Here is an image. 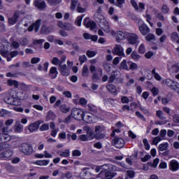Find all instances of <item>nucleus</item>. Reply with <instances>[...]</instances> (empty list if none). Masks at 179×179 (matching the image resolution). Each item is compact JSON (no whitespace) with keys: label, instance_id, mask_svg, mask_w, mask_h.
Wrapping results in <instances>:
<instances>
[{"label":"nucleus","instance_id":"f257e3e1","mask_svg":"<svg viewBox=\"0 0 179 179\" xmlns=\"http://www.w3.org/2000/svg\"><path fill=\"white\" fill-rule=\"evenodd\" d=\"M13 124V119H8L6 120L5 125L3 122H0V141L9 142L11 139L9 135V127Z\"/></svg>","mask_w":179,"mask_h":179},{"label":"nucleus","instance_id":"052dcab7","mask_svg":"<svg viewBox=\"0 0 179 179\" xmlns=\"http://www.w3.org/2000/svg\"><path fill=\"white\" fill-rule=\"evenodd\" d=\"M151 92L152 94V96H156L157 94H159V89H157L156 87H154L151 89Z\"/></svg>","mask_w":179,"mask_h":179},{"label":"nucleus","instance_id":"69168bd1","mask_svg":"<svg viewBox=\"0 0 179 179\" xmlns=\"http://www.w3.org/2000/svg\"><path fill=\"white\" fill-rule=\"evenodd\" d=\"M156 17L159 19V20H162V22H164L166 19L164 18V16L163 15V13H158L156 14Z\"/></svg>","mask_w":179,"mask_h":179},{"label":"nucleus","instance_id":"f704fd0d","mask_svg":"<svg viewBox=\"0 0 179 179\" xmlns=\"http://www.w3.org/2000/svg\"><path fill=\"white\" fill-rule=\"evenodd\" d=\"M12 113L6 109H1L0 110V117H11Z\"/></svg>","mask_w":179,"mask_h":179},{"label":"nucleus","instance_id":"bb28decb","mask_svg":"<svg viewBox=\"0 0 179 179\" xmlns=\"http://www.w3.org/2000/svg\"><path fill=\"white\" fill-rule=\"evenodd\" d=\"M52 31V29L50 27L43 25L41 28V33L42 34H50Z\"/></svg>","mask_w":179,"mask_h":179},{"label":"nucleus","instance_id":"423d86ee","mask_svg":"<svg viewBox=\"0 0 179 179\" xmlns=\"http://www.w3.org/2000/svg\"><path fill=\"white\" fill-rule=\"evenodd\" d=\"M138 27L142 36H146L147 34H149V33H150V29L149 28V27H148L146 24L143 22V21H142V20H138Z\"/></svg>","mask_w":179,"mask_h":179},{"label":"nucleus","instance_id":"680f3d73","mask_svg":"<svg viewBox=\"0 0 179 179\" xmlns=\"http://www.w3.org/2000/svg\"><path fill=\"white\" fill-rule=\"evenodd\" d=\"M52 64L53 65H58V68H59V59L58 57H53L52 59Z\"/></svg>","mask_w":179,"mask_h":179},{"label":"nucleus","instance_id":"2f4dec72","mask_svg":"<svg viewBox=\"0 0 179 179\" xmlns=\"http://www.w3.org/2000/svg\"><path fill=\"white\" fill-rule=\"evenodd\" d=\"M89 67H87V65L85 64L82 69V75L84 78H87L89 76Z\"/></svg>","mask_w":179,"mask_h":179},{"label":"nucleus","instance_id":"6e6d98bb","mask_svg":"<svg viewBox=\"0 0 179 179\" xmlns=\"http://www.w3.org/2000/svg\"><path fill=\"white\" fill-rule=\"evenodd\" d=\"M143 143L145 147V150H149L150 149V145L149 144V141H148V139L144 138L143 140Z\"/></svg>","mask_w":179,"mask_h":179},{"label":"nucleus","instance_id":"0eeeda50","mask_svg":"<svg viewBox=\"0 0 179 179\" xmlns=\"http://www.w3.org/2000/svg\"><path fill=\"white\" fill-rule=\"evenodd\" d=\"M156 116L159 120L155 122V125H165V124H167V117L162 110H157Z\"/></svg>","mask_w":179,"mask_h":179},{"label":"nucleus","instance_id":"20e7f679","mask_svg":"<svg viewBox=\"0 0 179 179\" xmlns=\"http://www.w3.org/2000/svg\"><path fill=\"white\" fill-rule=\"evenodd\" d=\"M95 135L96 141H100L106 138V128L103 125L95 126Z\"/></svg>","mask_w":179,"mask_h":179},{"label":"nucleus","instance_id":"e433bc0d","mask_svg":"<svg viewBox=\"0 0 179 179\" xmlns=\"http://www.w3.org/2000/svg\"><path fill=\"white\" fill-rule=\"evenodd\" d=\"M87 136L89 138L90 141H93V139H96V134H94V132H93L92 130H88L87 131Z\"/></svg>","mask_w":179,"mask_h":179},{"label":"nucleus","instance_id":"39448f33","mask_svg":"<svg viewBox=\"0 0 179 179\" xmlns=\"http://www.w3.org/2000/svg\"><path fill=\"white\" fill-rule=\"evenodd\" d=\"M127 40L131 45L139 44V36L135 33H127Z\"/></svg>","mask_w":179,"mask_h":179},{"label":"nucleus","instance_id":"4c0bfd02","mask_svg":"<svg viewBox=\"0 0 179 179\" xmlns=\"http://www.w3.org/2000/svg\"><path fill=\"white\" fill-rule=\"evenodd\" d=\"M119 69H124V71H129L128 65L127 64V60L124 59L120 64Z\"/></svg>","mask_w":179,"mask_h":179},{"label":"nucleus","instance_id":"79ce46f5","mask_svg":"<svg viewBox=\"0 0 179 179\" xmlns=\"http://www.w3.org/2000/svg\"><path fill=\"white\" fill-rule=\"evenodd\" d=\"M128 64L129 65V71H136L138 69V64L136 63L129 62Z\"/></svg>","mask_w":179,"mask_h":179},{"label":"nucleus","instance_id":"864d4df0","mask_svg":"<svg viewBox=\"0 0 179 179\" xmlns=\"http://www.w3.org/2000/svg\"><path fill=\"white\" fill-rule=\"evenodd\" d=\"M70 155L71 152L69 150H65L64 152H60L59 156H62V157H69Z\"/></svg>","mask_w":179,"mask_h":179},{"label":"nucleus","instance_id":"b1692460","mask_svg":"<svg viewBox=\"0 0 179 179\" xmlns=\"http://www.w3.org/2000/svg\"><path fill=\"white\" fill-rule=\"evenodd\" d=\"M106 89L108 92L113 94V96H117L118 93L117 92V87L113 84H108L106 85Z\"/></svg>","mask_w":179,"mask_h":179},{"label":"nucleus","instance_id":"7ed1b4c3","mask_svg":"<svg viewBox=\"0 0 179 179\" xmlns=\"http://www.w3.org/2000/svg\"><path fill=\"white\" fill-rule=\"evenodd\" d=\"M71 115L73 117L75 120H77L78 121H85V122H90L92 121V117L89 115H85V113L82 111V110L74 108L71 110ZM88 118V121H87Z\"/></svg>","mask_w":179,"mask_h":179},{"label":"nucleus","instance_id":"7c9ffc66","mask_svg":"<svg viewBox=\"0 0 179 179\" xmlns=\"http://www.w3.org/2000/svg\"><path fill=\"white\" fill-rule=\"evenodd\" d=\"M50 163V160L44 159V160H37L34 162V164H37V166H47Z\"/></svg>","mask_w":179,"mask_h":179},{"label":"nucleus","instance_id":"58836bf2","mask_svg":"<svg viewBox=\"0 0 179 179\" xmlns=\"http://www.w3.org/2000/svg\"><path fill=\"white\" fill-rule=\"evenodd\" d=\"M7 84L8 85V86H14V87H15L16 89L19 87V82L16 80H8L7 81Z\"/></svg>","mask_w":179,"mask_h":179},{"label":"nucleus","instance_id":"4be33fe9","mask_svg":"<svg viewBox=\"0 0 179 179\" xmlns=\"http://www.w3.org/2000/svg\"><path fill=\"white\" fill-rule=\"evenodd\" d=\"M179 169V163L176 160H171L169 162V170L171 171H178Z\"/></svg>","mask_w":179,"mask_h":179},{"label":"nucleus","instance_id":"13d9d810","mask_svg":"<svg viewBox=\"0 0 179 179\" xmlns=\"http://www.w3.org/2000/svg\"><path fill=\"white\" fill-rule=\"evenodd\" d=\"M80 141H82V142H87L89 140V137L86 134H82L79 136Z\"/></svg>","mask_w":179,"mask_h":179},{"label":"nucleus","instance_id":"3c124183","mask_svg":"<svg viewBox=\"0 0 179 179\" xmlns=\"http://www.w3.org/2000/svg\"><path fill=\"white\" fill-rule=\"evenodd\" d=\"M138 52L140 54H145L146 52V48L143 43L141 44L138 47Z\"/></svg>","mask_w":179,"mask_h":179},{"label":"nucleus","instance_id":"9b49d317","mask_svg":"<svg viewBox=\"0 0 179 179\" xmlns=\"http://www.w3.org/2000/svg\"><path fill=\"white\" fill-rule=\"evenodd\" d=\"M112 143H113L115 148H117V149H121L124 148V145H125V141L122 139V138L115 137L112 141Z\"/></svg>","mask_w":179,"mask_h":179},{"label":"nucleus","instance_id":"5fc2aeb1","mask_svg":"<svg viewBox=\"0 0 179 179\" xmlns=\"http://www.w3.org/2000/svg\"><path fill=\"white\" fill-rule=\"evenodd\" d=\"M83 19V15L82 16H78L76 21H75V24H76L77 26H82V20Z\"/></svg>","mask_w":179,"mask_h":179},{"label":"nucleus","instance_id":"2eb2a0df","mask_svg":"<svg viewBox=\"0 0 179 179\" xmlns=\"http://www.w3.org/2000/svg\"><path fill=\"white\" fill-rule=\"evenodd\" d=\"M114 55H118L119 57H124V48L121 45H116L113 50Z\"/></svg>","mask_w":179,"mask_h":179},{"label":"nucleus","instance_id":"6e6552de","mask_svg":"<svg viewBox=\"0 0 179 179\" xmlns=\"http://www.w3.org/2000/svg\"><path fill=\"white\" fill-rule=\"evenodd\" d=\"M19 150L26 155H29L33 153V147L27 143H22L21 146H20Z\"/></svg>","mask_w":179,"mask_h":179},{"label":"nucleus","instance_id":"de8ad7c7","mask_svg":"<svg viewBox=\"0 0 179 179\" xmlns=\"http://www.w3.org/2000/svg\"><path fill=\"white\" fill-rule=\"evenodd\" d=\"M125 3V0H116V3H115V6L117 8H123L124 4Z\"/></svg>","mask_w":179,"mask_h":179},{"label":"nucleus","instance_id":"ddd939ff","mask_svg":"<svg viewBox=\"0 0 179 179\" xmlns=\"http://www.w3.org/2000/svg\"><path fill=\"white\" fill-rule=\"evenodd\" d=\"M83 24L87 29H90V30H94V29H96V22L90 20V18L89 17L84 20Z\"/></svg>","mask_w":179,"mask_h":179},{"label":"nucleus","instance_id":"c85d7f7f","mask_svg":"<svg viewBox=\"0 0 179 179\" xmlns=\"http://www.w3.org/2000/svg\"><path fill=\"white\" fill-rule=\"evenodd\" d=\"M8 149H10V145L7 142H2V143H0V152H2V150H6ZM1 153L0 152V155Z\"/></svg>","mask_w":179,"mask_h":179},{"label":"nucleus","instance_id":"c03bdc74","mask_svg":"<svg viewBox=\"0 0 179 179\" xmlns=\"http://www.w3.org/2000/svg\"><path fill=\"white\" fill-rule=\"evenodd\" d=\"M115 73H117V72L115 71H113L111 73L110 76L109 77V79L108 80V83H113L115 80V78H117L115 76Z\"/></svg>","mask_w":179,"mask_h":179},{"label":"nucleus","instance_id":"f03ea898","mask_svg":"<svg viewBox=\"0 0 179 179\" xmlns=\"http://www.w3.org/2000/svg\"><path fill=\"white\" fill-rule=\"evenodd\" d=\"M4 101L7 104H11L12 106H20L22 104L16 91L10 92L8 94L5 96Z\"/></svg>","mask_w":179,"mask_h":179},{"label":"nucleus","instance_id":"dca6fc26","mask_svg":"<svg viewBox=\"0 0 179 179\" xmlns=\"http://www.w3.org/2000/svg\"><path fill=\"white\" fill-rule=\"evenodd\" d=\"M58 70L62 76H69V74L71 73L69 69H68V66H66V64L60 65L58 67Z\"/></svg>","mask_w":179,"mask_h":179},{"label":"nucleus","instance_id":"a878e982","mask_svg":"<svg viewBox=\"0 0 179 179\" xmlns=\"http://www.w3.org/2000/svg\"><path fill=\"white\" fill-rule=\"evenodd\" d=\"M14 131L16 134H20L23 132V126L20 124V122H16L14 127Z\"/></svg>","mask_w":179,"mask_h":179},{"label":"nucleus","instance_id":"8fccbe9b","mask_svg":"<svg viewBox=\"0 0 179 179\" xmlns=\"http://www.w3.org/2000/svg\"><path fill=\"white\" fill-rule=\"evenodd\" d=\"M152 73L153 74V76L155 79H156V80H159V81L162 80V76H160L159 73H156L155 69H152Z\"/></svg>","mask_w":179,"mask_h":179},{"label":"nucleus","instance_id":"49530a36","mask_svg":"<svg viewBox=\"0 0 179 179\" xmlns=\"http://www.w3.org/2000/svg\"><path fill=\"white\" fill-rule=\"evenodd\" d=\"M131 57L135 61H138V59H141V55H139V54H138V52L135 51H134L131 53Z\"/></svg>","mask_w":179,"mask_h":179},{"label":"nucleus","instance_id":"393cba45","mask_svg":"<svg viewBox=\"0 0 179 179\" xmlns=\"http://www.w3.org/2000/svg\"><path fill=\"white\" fill-rule=\"evenodd\" d=\"M58 76V71L57 70V67L52 66L50 68V71H49V76L52 79H55L57 76Z\"/></svg>","mask_w":179,"mask_h":179},{"label":"nucleus","instance_id":"1a4fd4ad","mask_svg":"<svg viewBox=\"0 0 179 179\" xmlns=\"http://www.w3.org/2000/svg\"><path fill=\"white\" fill-rule=\"evenodd\" d=\"M165 83L168 87H170L171 90H175L178 93H179V83L172 80L171 79H167L165 81Z\"/></svg>","mask_w":179,"mask_h":179},{"label":"nucleus","instance_id":"5701e85b","mask_svg":"<svg viewBox=\"0 0 179 179\" xmlns=\"http://www.w3.org/2000/svg\"><path fill=\"white\" fill-rule=\"evenodd\" d=\"M10 54V52H9V50L8 49H1L0 50V55H1V57H3V58H6L8 62L12 61V58L9 57Z\"/></svg>","mask_w":179,"mask_h":179},{"label":"nucleus","instance_id":"4468645a","mask_svg":"<svg viewBox=\"0 0 179 179\" xmlns=\"http://www.w3.org/2000/svg\"><path fill=\"white\" fill-rule=\"evenodd\" d=\"M43 124V120H38L34 123H31L28 126V129L30 132H35V131H37L40 128V124Z\"/></svg>","mask_w":179,"mask_h":179},{"label":"nucleus","instance_id":"774afa93","mask_svg":"<svg viewBox=\"0 0 179 179\" xmlns=\"http://www.w3.org/2000/svg\"><path fill=\"white\" fill-rule=\"evenodd\" d=\"M127 174L129 178H134L135 177V171H127Z\"/></svg>","mask_w":179,"mask_h":179},{"label":"nucleus","instance_id":"a211bd4d","mask_svg":"<svg viewBox=\"0 0 179 179\" xmlns=\"http://www.w3.org/2000/svg\"><path fill=\"white\" fill-rule=\"evenodd\" d=\"M13 155V152L10 150H8L0 154V159H3V160H10Z\"/></svg>","mask_w":179,"mask_h":179},{"label":"nucleus","instance_id":"ea45409f","mask_svg":"<svg viewBox=\"0 0 179 179\" xmlns=\"http://www.w3.org/2000/svg\"><path fill=\"white\" fill-rule=\"evenodd\" d=\"M64 30H67L68 31H72V30H75V27H73L71 24L65 23Z\"/></svg>","mask_w":179,"mask_h":179},{"label":"nucleus","instance_id":"6ab92c4d","mask_svg":"<svg viewBox=\"0 0 179 179\" xmlns=\"http://www.w3.org/2000/svg\"><path fill=\"white\" fill-rule=\"evenodd\" d=\"M99 26L101 29H103L104 31H106V33H110V25L107 20L102 19L99 22Z\"/></svg>","mask_w":179,"mask_h":179},{"label":"nucleus","instance_id":"09e8293b","mask_svg":"<svg viewBox=\"0 0 179 179\" xmlns=\"http://www.w3.org/2000/svg\"><path fill=\"white\" fill-rule=\"evenodd\" d=\"M162 12L164 15L169 13V12H170V8H169V6H167L166 4H164L162 8Z\"/></svg>","mask_w":179,"mask_h":179},{"label":"nucleus","instance_id":"f3484780","mask_svg":"<svg viewBox=\"0 0 179 179\" xmlns=\"http://www.w3.org/2000/svg\"><path fill=\"white\" fill-rule=\"evenodd\" d=\"M20 17V11H15L12 17L8 18L9 24L13 25L17 23V19Z\"/></svg>","mask_w":179,"mask_h":179},{"label":"nucleus","instance_id":"338daca9","mask_svg":"<svg viewBox=\"0 0 179 179\" xmlns=\"http://www.w3.org/2000/svg\"><path fill=\"white\" fill-rule=\"evenodd\" d=\"M40 61H41L40 57H33L31 59V64L34 65L35 64H38V62H40Z\"/></svg>","mask_w":179,"mask_h":179},{"label":"nucleus","instance_id":"a19ab883","mask_svg":"<svg viewBox=\"0 0 179 179\" xmlns=\"http://www.w3.org/2000/svg\"><path fill=\"white\" fill-rule=\"evenodd\" d=\"M124 38H127V33L119 31L117 34V40H124Z\"/></svg>","mask_w":179,"mask_h":179},{"label":"nucleus","instance_id":"f8f14e48","mask_svg":"<svg viewBox=\"0 0 179 179\" xmlns=\"http://www.w3.org/2000/svg\"><path fill=\"white\" fill-rule=\"evenodd\" d=\"M34 6L37 8V9H39V10H44V9L47 8V3L43 0H35L34 1Z\"/></svg>","mask_w":179,"mask_h":179},{"label":"nucleus","instance_id":"473e14b6","mask_svg":"<svg viewBox=\"0 0 179 179\" xmlns=\"http://www.w3.org/2000/svg\"><path fill=\"white\" fill-rule=\"evenodd\" d=\"M159 162H160V159H159V158H156L153 160V162H148L147 164L150 167H152V169H156V167H157V164H159Z\"/></svg>","mask_w":179,"mask_h":179},{"label":"nucleus","instance_id":"a18cd8bd","mask_svg":"<svg viewBox=\"0 0 179 179\" xmlns=\"http://www.w3.org/2000/svg\"><path fill=\"white\" fill-rule=\"evenodd\" d=\"M40 131L43 132L44 131H48L50 129V124L48 123H45L43 124L40 127H39Z\"/></svg>","mask_w":179,"mask_h":179},{"label":"nucleus","instance_id":"cd10ccee","mask_svg":"<svg viewBox=\"0 0 179 179\" xmlns=\"http://www.w3.org/2000/svg\"><path fill=\"white\" fill-rule=\"evenodd\" d=\"M59 110L61 111V113H63V114H67V113H69V111H71V107H69L66 104H62L59 106Z\"/></svg>","mask_w":179,"mask_h":179},{"label":"nucleus","instance_id":"9d476101","mask_svg":"<svg viewBox=\"0 0 179 179\" xmlns=\"http://www.w3.org/2000/svg\"><path fill=\"white\" fill-rule=\"evenodd\" d=\"M115 176H117V173H113V171L106 172V171H101L98 175V177L103 179H113L114 177H115Z\"/></svg>","mask_w":179,"mask_h":179},{"label":"nucleus","instance_id":"412c9836","mask_svg":"<svg viewBox=\"0 0 179 179\" xmlns=\"http://www.w3.org/2000/svg\"><path fill=\"white\" fill-rule=\"evenodd\" d=\"M168 149H169V143H163L159 144L158 146L159 152L166 151L164 152V156H167L169 155V151H167Z\"/></svg>","mask_w":179,"mask_h":179},{"label":"nucleus","instance_id":"0e129e2a","mask_svg":"<svg viewBox=\"0 0 179 179\" xmlns=\"http://www.w3.org/2000/svg\"><path fill=\"white\" fill-rule=\"evenodd\" d=\"M171 40L172 41H177L178 40V34L177 32H173L171 34Z\"/></svg>","mask_w":179,"mask_h":179},{"label":"nucleus","instance_id":"603ef678","mask_svg":"<svg viewBox=\"0 0 179 179\" xmlns=\"http://www.w3.org/2000/svg\"><path fill=\"white\" fill-rule=\"evenodd\" d=\"M146 41H152V40H156V36H155V34H148L145 36Z\"/></svg>","mask_w":179,"mask_h":179},{"label":"nucleus","instance_id":"4d7b16f0","mask_svg":"<svg viewBox=\"0 0 179 179\" xmlns=\"http://www.w3.org/2000/svg\"><path fill=\"white\" fill-rule=\"evenodd\" d=\"M19 42L21 45H27L29 44V39L27 38H22L19 41Z\"/></svg>","mask_w":179,"mask_h":179},{"label":"nucleus","instance_id":"37998d69","mask_svg":"<svg viewBox=\"0 0 179 179\" xmlns=\"http://www.w3.org/2000/svg\"><path fill=\"white\" fill-rule=\"evenodd\" d=\"M81 176L84 179H90V171H83L81 173Z\"/></svg>","mask_w":179,"mask_h":179},{"label":"nucleus","instance_id":"72a5a7b5","mask_svg":"<svg viewBox=\"0 0 179 179\" xmlns=\"http://www.w3.org/2000/svg\"><path fill=\"white\" fill-rule=\"evenodd\" d=\"M46 1L50 6H57V5H59L62 2V0H46Z\"/></svg>","mask_w":179,"mask_h":179},{"label":"nucleus","instance_id":"c9c22d12","mask_svg":"<svg viewBox=\"0 0 179 179\" xmlns=\"http://www.w3.org/2000/svg\"><path fill=\"white\" fill-rule=\"evenodd\" d=\"M32 26H34V29L36 33H37L40 29V26H41V20H37L35 23L32 24Z\"/></svg>","mask_w":179,"mask_h":179},{"label":"nucleus","instance_id":"e2e57ef3","mask_svg":"<svg viewBox=\"0 0 179 179\" xmlns=\"http://www.w3.org/2000/svg\"><path fill=\"white\" fill-rule=\"evenodd\" d=\"M79 61L81 64H84V62H86V61H87V57L85 55H81L79 57Z\"/></svg>","mask_w":179,"mask_h":179},{"label":"nucleus","instance_id":"aec40b11","mask_svg":"<svg viewBox=\"0 0 179 179\" xmlns=\"http://www.w3.org/2000/svg\"><path fill=\"white\" fill-rule=\"evenodd\" d=\"M101 169L103 170L102 171H115L117 170V166L111 164H106L101 166Z\"/></svg>","mask_w":179,"mask_h":179},{"label":"nucleus","instance_id":"c756f323","mask_svg":"<svg viewBox=\"0 0 179 179\" xmlns=\"http://www.w3.org/2000/svg\"><path fill=\"white\" fill-rule=\"evenodd\" d=\"M79 5H80V3H79V0H71L70 6L71 10H75V9H76V6L78 8Z\"/></svg>","mask_w":179,"mask_h":179},{"label":"nucleus","instance_id":"bf43d9fd","mask_svg":"<svg viewBox=\"0 0 179 179\" xmlns=\"http://www.w3.org/2000/svg\"><path fill=\"white\" fill-rule=\"evenodd\" d=\"M86 54L88 58H93V57H96V53L94 51L87 50Z\"/></svg>","mask_w":179,"mask_h":179}]
</instances>
